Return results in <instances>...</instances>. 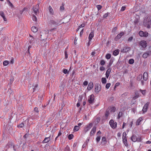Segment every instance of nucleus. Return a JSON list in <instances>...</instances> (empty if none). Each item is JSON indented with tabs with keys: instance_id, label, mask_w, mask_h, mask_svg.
Wrapping results in <instances>:
<instances>
[{
	"instance_id": "obj_24",
	"label": "nucleus",
	"mask_w": 151,
	"mask_h": 151,
	"mask_svg": "<svg viewBox=\"0 0 151 151\" xmlns=\"http://www.w3.org/2000/svg\"><path fill=\"white\" fill-rule=\"evenodd\" d=\"M0 15L3 18V19L4 21H6V19L5 17L4 13L3 12L1 11L0 12Z\"/></svg>"
},
{
	"instance_id": "obj_26",
	"label": "nucleus",
	"mask_w": 151,
	"mask_h": 151,
	"mask_svg": "<svg viewBox=\"0 0 151 151\" xmlns=\"http://www.w3.org/2000/svg\"><path fill=\"white\" fill-rule=\"evenodd\" d=\"M32 31L34 32H37L38 30V29L35 26H33L31 27Z\"/></svg>"
},
{
	"instance_id": "obj_39",
	"label": "nucleus",
	"mask_w": 151,
	"mask_h": 151,
	"mask_svg": "<svg viewBox=\"0 0 151 151\" xmlns=\"http://www.w3.org/2000/svg\"><path fill=\"white\" fill-rule=\"evenodd\" d=\"M140 92L142 93L143 95L145 96V95L146 92V90H143L140 89Z\"/></svg>"
},
{
	"instance_id": "obj_42",
	"label": "nucleus",
	"mask_w": 151,
	"mask_h": 151,
	"mask_svg": "<svg viewBox=\"0 0 151 151\" xmlns=\"http://www.w3.org/2000/svg\"><path fill=\"white\" fill-rule=\"evenodd\" d=\"M101 139V136H98L96 138V142H99Z\"/></svg>"
},
{
	"instance_id": "obj_44",
	"label": "nucleus",
	"mask_w": 151,
	"mask_h": 151,
	"mask_svg": "<svg viewBox=\"0 0 151 151\" xmlns=\"http://www.w3.org/2000/svg\"><path fill=\"white\" fill-rule=\"evenodd\" d=\"M105 62L104 60H102L100 62V64L101 65H105Z\"/></svg>"
},
{
	"instance_id": "obj_33",
	"label": "nucleus",
	"mask_w": 151,
	"mask_h": 151,
	"mask_svg": "<svg viewBox=\"0 0 151 151\" xmlns=\"http://www.w3.org/2000/svg\"><path fill=\"white\" fill-rule=\"evenodd\" d=\"M79 128L80 127L79 126H75L73 129L74 131L76 132L78 131L79 130Z\"/></svg>"
},
{
	"instance_id": "obj_37",
	"label": "nucleus",
	"mask_w": 151,
	"mask_h": 151,
	"mask_svg": "<svg viewBox=\"0 0 151 151\" xmlns=\"http://www.w3.org/2000/svg\"><path fill=\"white\" fill-rule=\"evenodd\" d=\"M122 112H120L118 114V116L117 118V119H119L120 117L122 116Z\"/></svg>"
},
{
	"instance_id": "obj_25",
	"label": "nucleus",
	"mask_w": 151,
	"mask_h": 151,
	"mask_svg": "<svg viewBox=\"0 0 151 151\" xmlns=\"http://www.w3.org/2000/svg\"><path fill=\"white\" fill-rule=\"evenodd\" d=\"M93 86V83H90L88 84L87 89L88 90L90 91L92 88Z\"/></svg>"
},
{
	"instance_id": "obj_58",
	"label": "nucleus",
	"mask_w": 151,
	"mask_h": 151,
	"mask_svg": "<svg viewBox=\"0 0 151 151\" xmlns=\"http://www.w3.org/2000/svg\"><path fill=\"white\" fill-rule=\"evenodd\" d=\"M83 29L81 30V31L80 33V35L81 37L82 36V35L83 33Z\"/></svg>"
},
{
	"instance_id": "obj_29",
	"label": "nucleus",
	"mask_w": 151,
	"mask_h": 151,
	"mask_svg": "<svg viewBox=\"0 0 151 151\" xmlns=\"http://www.w3.org/2000/svg\"><path fill=\"white\" fill-rule=\"evenodd\" d=\"M7 2L8 3V4L9 6L11 7H13L14 6L12 3H11L9 0H6Z\"/></svg>"
},
{
	"instance_id": "obj_23",
	"label": "nucleus",
	"mask_w": 151,
	"mask_h": 151,
	"mask_svg": "<svg viewBox=\"0 0 151 151\" xmlns=\"http://www.w3.org/2000/svg\"><path fill=\"white\" fill-rule=\"evenodd\" d=\"M50 140V137H45L44 139L42 141L43 143H45L48 142Z\"/></svg>"
},
{
	"instance_id": "obj_62",
	"label": "nucleus",
	"mask_w": 151,
	"mask_h": 151,
	"mask_svg": "<svg viewBox=\"0 0 151 151\" xmlns=\"http://www.w3.org/2000/svg\"><path fill=\"white\" fill-rule=\"evenodd\" d=\"M80 105V104L79 102H78L77 104V107H79Z\"/></svg>"
},
{
	"instance_id": "obj_34",
	"label": "nucleus",
	"mask_w": 151,
	"mask_h": 151,
	"mask_svg": "<svg viewBox=\"0 0 151 151\" xmlns=\"http://www.w3.org/2000/svg\"><path fill=\"white\" fill-rule=\"evenodd\" d=\"M116 109L115 107H112L110 108L109 110L111 112H114L116 111Z\"/></svg>"
},
{
	"instance_id": "obj_32",
	"label": "nucleus",
	"mask_w": 151,
	"mask_h": 151,
	"mask_svg": "<svg viewBox=\"0 0 151 151\" xmlns=\"http://www.w3.org/2000/svg\"><path fill=\"white\" fill-rule=\"evenodd\" d=\"M65 4L64 3H63L62 5L60 7V9L61 11H63L64 9V6Z\"/></svg>"
},
{
	"instance_id": "obj_28",
	"label": "nucleus",
	"mask_w": 151,
	"mask_h": 151,
	"mask_svg": "<svg viewBox=\"0 0 151 151\" xmlns=\"http://www.w3.org/2000/svg\"><path fill=\"white\" fill-rule=\"evenodd\" d=\"M119 53V50H114L113 52V55H114L116 56Z\"/></svg>"
},
{
	"instance_id": "obj_43",
	"label": "nucleus",
	"mask_w": 151,
	"mask_h": 151,
	"mask_svg": "<svg viewBox=\"0 0 151 151\" xmlns=\"http://www.w3.org/2000/svg\"><path fill=\"white\" fill-rule=\"evenodd\" d=\"M139 97V95L138 94H135V95L134 97L133 98V100H135L137 98H138Z\"/></svg>"
},
{
	"instance_id": "obj_16",
	"label": "nucleus",
	"mask_w": 151,
	"mask_h": 151,
	"mask_svg": "<svg viewBox=\"0 0 151 151\" xmlns=\"http://www.w3.org/2000/svg\"><path fill=\"white\" fill-rule=\"evenodd\" d=\"M107 142L106 138L104 137H102L101 139V143L103 145H105Z\"/></svg>"
},
{
	"instance_id": "obj_57",
	"label": "nucleus",
	"mask_w": 151,
	"mask_h": 151,
	"mask_svg": "<svg viewBox=\"0 0 151 151\" xmlns=\"http://www.w3.org/2000/svg\"><path fill=\"white\" fill-rule=\"evenodd\" d=\"M100 70L101 71L104 70H105V68L103 66L101 67L100 68Z\"/></svg>"
},
{
	"instance_id": "obj_45",
	"label": "nucleus",
	"mask_w": 151,
	"mask_h": 151,
	"mask_svg": "<svg viewBox=\"0 0 151 151\" xmlns=\"http://www.w3.org/2000/svg\"><path fill=\"white\" fill-rule=\"evenodd\" d=\"M110 114V113L109 111L108 110H107L105 114V115L106 117H107Z\"/></svg>"
},
{
	"instance_id": "obj_17",
	"label": "nucleus",
	"mask_w": 151,
	"mask_h": 151,
	"mask_svg": "<svg viewBox=\"0 0 151 151\" xmlns=\"http://www.w3.org/2000/svg\"><path fill=\"white\" fill-rule=\"evenodd\" d=\"M143 77L144 81H146L147 80L148 77V74L147 72H145L144 73Z\"/></svg>"
},
{
	"instance_id": "obj_22",
	"label": "nucleus",
	"mask_w": 151,
	"mask_h": 151,
	"mask_svg": "<svg viewBox=\"0 0 151 151\" xmlns=\"http://www.w3.org/2000/svg\"><path fill=\"white\" fill-rule=\"evenodd\" d=\"M48 10L50 14L51 15L54 14V11L50 6L48 8Z\"/></svg>"
},
{
	"instance_id": "obj_13",
	"label": "nucleus",
	"mask_w": 151,
	"mask_h": 151,
	"mask_svg": "<svg viewBox=\"0 0 151 151\" xmlns=\"http://www.w3.org/2000/svg\"><path fill=\"white\" fill-rule=\"evenodd\" d=\"M129 50V47H125L122 48L121 51L123 52H128Z\"/></svg>"
},
{
	"instance_id": "obj_30",
	"label": "nucleus",
	"mask_w": 151,
	"mask_h": 151,
	"mask_svg": "<svg viewBox=\"0 0 151 151\" xmlns=\"http://www.w3.org/2000/svg\"><path fill=\"white\" fill-rule=\"evenodd\" d=\"M101 81L102 83L103 84H105L106 82V80L105 78H102Z\"/></svg>"
},
{
	"instance_id": "obj_59",
	"label": "nucleus",
	"mask_w": 151,
	"mask_h": 151,
	"mask_svg": "<svg viewBox=\"0 0 151 151\" xmlns=\"http://www.w3.org/2000/svg\"><path fill=\"white\" fill-rule=\"evenodd\" d=\"M108 15H109L108 13H106L104 15V18H106V17H108Z\"/></svg>"
},
{
	"instance_id": "obj_56",
	"label": "nucleus",
	"mask_w": 151,
	"mask_h": 151,
	"mask_svg": "<svg viewBox=\"0 0 151 151\" xmlns=\"http://www.w3.org/2000/svg\"><path fill=\"white\" fill-rule=\"evenodd\" d=\"M34 111H35L37 113H38V109L36 107H35V108L34 109Z\"/></svg>"
},
{
	"instance_id": "obj_35",
	"label": "nucleus",
	"mask_w": 151,
	"mask_h": 151,
	"mask_svg": "<svg viewBox=\"0 0 151 151\" xmlns=\"http://www.w3.org/2000/svg\"><path fill=\"white\" fill-rule=\"evenodd\" d=\"M26 125V124H25V123L24 122V123H21V124H19V125L18 126V127H21V128H22V127H23L24 125Z\"/></svg>"
},
{
	"instance_id": "obj_31",
	"label": "nucleus",
	"mask_w": 151,
	"mask_h": 151,
	"mask_svg": "<svg viewBox=\"0 0 151 151\" xmlns=\"http://www.w3.org/2000/svg\"><path fill=\"white\" fill-rule=\"evenodd\" d=\"M9 63V62L7 60H5L3 62V65L4 66L7 65Z\"/></svg>"
},
{
	"instance_id": "obj_4",
	"label": "nucleus",
	"mask_w": 151,
	"mask_h": 151,
	"mask_svg": "<svg viewBox=\"0 0 151 151\" xmlns=\"http://www.w3.org/2000/svg\"><path fill=\"white\" fill-rule=\"evenodd\" d=\"M109 124L110 126L112 128H115L117 126V123L116 122H114L113 120H111L110 121Z\"/></svg>"
},
{
	"instance_id": "obj_18",
	"label": "nucleus",
	"mask_w": 151,
	"mask_h": 151,
	"mask_svg": "<svg viewBox=\"0 0 151 151\" xmlns=\"http://www.w3.org/2000/svg\"><path fill=\"white\" fill-rule=\"evenodd\" d=\"M96 127L94 126L90 132V135L92 136L94 134L96 131Z\"/></svg>"
},
{
	"instance_id": "obj_5",
	"label": "nucleus",
	"mask_w": 151,
	"mask_h": 151,
	"mask_svg": "<svg viewBox=\"0 0 151 151\" xmlns=\"http://www.w3.org/2000/svg\"><path fill=\"white\" fill-rule=\"evenodd\" d=\"M149 104L150 103L149 102H147L144 105L142 110L143 113H145V112H147Z\"/></svg>"
},
{
	"instance_id": "obj_49",
	"label": "nucleus",
	"mask_w": 151,
	"mask_h": 151,
	"mask_svg": "<svg viewBox=\"0 0 151 151\" xmlns=\"http://www.w3.org/2000/svg\"><path fill=\"white\" fill-rule=\"evenodd\" d=\"M63 72L66 74V73H67L68 72V70L67 69H64L63 70Z\"/></svg>"
},
{
	"instance_id": "obj_61",
	"label": "nucleus",
	"mask_w": 151,
	"mask_h": 151,
	"mask_svg": "<svg viewBox=\"0 0 151 151\" xmlns=\"http://www.w3.org/2000/svg\"><path fill=\"white\" fill-rule=\"evenodd\" d=\"M82 97V96H80L79 97V99H78V101H80L81 100Z\"/></svg>"
},
{
	"instance_id": "obj_19",
	"label": "nucleus",
	"mask_w": 151,
	"mask_h": 151,
	"mask_svg": "<svg viewBox=\"0 0 151 151\" xmlns=\"http://www.w3.org/2000/svg\"><path fill=\"white\" fill-rule=\"evenodd\" d=\"M122 141L124 145L127 147L128 146L127 137L122 138Z\"/></svg>"
},
{
	"instance_id": "obj_40",
	"label": "nucleus",
	"mask_w": 151,
	"mask_h": 151,
	"mask_svg": "<svg viewBox=\"0 0 151 151\" xmlns=\"http://www.w3.org/2000/svg\"><path fill=\"white\" fill-rule=\"evenodd\" d=\"M111 57V55L109 54H107L106 55V58L108 59H109Z\"/></svg>"
},
{
	"instance_id": "obj_63",
	"label": "nucleus",
	"mask_w": 151,
	"mask_h": 151,
	"mask_svg": "<svg viewBox=\"0 0 151 151\" xmlns=\"http://www.w3.org/2000/svg\"><path fill=\"white\" fill-rule=\"evenodd\" d=\"M101 133V131H99H99L97 132V135H99V134H100Z\"/></svg>"
},
{
	"instance_id": "obj_8",
	"label": "nucleus",
	"mask_w": 151,
	"mask_h": 151,
	"mask_svg": "<svg viewBox=\"0 0 151 151\" xmlns=\"http://www.w3.org/2000/svg\"><path fill=\"white\" fill-rule=\"evenodd\" d=\"M139 44L143 48H145L147 45V44L146 41L142 40L141 41Z\"/></svg>"
},
{
	"instance_id": "obj_9",
	"label": "nucleus",
	"mask_w": 151,
	"mask_h": 151,
	"mask_svg": "<svg viewBox=\"0 0 151 151\" xmlns=\"http://www.w3.org/2000/svg\"><path fill=\"white\" fill-rule=\"evenodd\" d=\"M94 96L93 95H91L89 97L88 101L89 103L91 104L93 103L94 101Z\"/></svg>"
},
{
	"instance_id": "obj_48",
	"label": "nucleus",
	"mask_w": 151,
	"mask_h": 151,
	"mask_svg": "<svg viewBox=\"0 0 151 151\" xmlns=\"http://www.w3.org/2000/svg\"><path fill=\"white\" fill-rule=\"evenodd\" d=\"M85 26V24H82L80 26H79L78 28V30L77 31H78L79 30V29L81 27H84Z\"/></svg>"
},
{
	"instance_id": "obj_15",
	"label": "nucleus",
	"mask_w": 151,
	"mask_h": 151,
	"mask_svg": "<svg viewBox=\"0 0 151 151\" xmlns=\"http://www.w3.org/2000/svg\"><path fill=\"white\" fill-rule=\"evenodd\" d=\"M151 53V52L150 51H148L145 52L143 55L142 57L145 58H146L150 55Z\"/></svg>"
},
{
	"instance_id": "obj_36",
	"label": "nucleus",
	"mask_w": 151,
	"mask_h": 151,
	"mask_svg": "<svg viewBox=\"0 0 151 151\" xmlns=\"http://www.w3.org/2000/svg\"><path fill=\"white\" fill-rule=\"evenodd\" d=\"M32 19L34 21H36L37 20V18L35 14H32Z\"/></svg>"
},
{
	"instance_id": "obj_64",
	"label": "nucleus",
	"mask_w": 151,
	"mask_h": 151,
	"mask_svg": "<svg viewBox=\"0 0 151 151\" xmlns=\"http://www.w3.org/2000/svg\"><path fill=\"white\" fill-rule=\"evenodd\" d=\"M121 134L120 132H119L117 134L118 136L119 137L121 136Z\"/></svg>"
},
{
	"instance_id": "obj_38",
	"label": "nucleus",
	"mask_w": 151,
	"mask_h": 151,
	"mask_svg": "<svg viewBox=\"0 0 151 151\" xmlns=\"http://www.w3.org/2000/svg\"><path fill=\"white\" fill-rule=\"evenodd\" d=\"M134 62V60L133 59H131L129 60V63L130 64H132Z\"/></svg>"
},
{
	"instance_id": "obj_2",
	"label": "nucleus",
	"mask_w": 151,
	"mask_h": 151,
	"mask_svg": "<svg viewBox=\"0 0 151 151\" xmlns=\"http://www.w3.org/2000/svg\"><path fill=\"white\" fill-rule=\"evenodd\" d=\"M139 35L141 37H147L148 35V33L147 32H144L142 31H140L139 32Z\"/></svg>"
},
{
	"instance_id": "obj_50",
	"label": "nucleus",
	"mask_w": 151,
	"mask_h": 151,
	"mask_svg": "<svg viewBox=\"0 0 151 151\" xmlns=\"http://www.w3.org/2000/svg\"><path fill=\"white\" fill-rule=\"evenodd\" d=\"M126 9L125 6H122L121 8V11H123L124 10H125V9Z\"/></svg>"
},
{
	"instance_id": "obj_41",
	"label": "nucleus",
	"mask_w": 151,
	"mask_h": 151,
	"mask_svg": "<svg viewBox=\"0 0 151 151\" xmlns=\"http://www.w3.org/2000/svg\"><path fill=\"white\" fill-rule=\"evenodd\" d=\"M73 135L72 134H69L68 136V138L69 139H73Z\"/></svg>"
},
{
	"instance_id": "obj_53",
	"label": "nucleus",
	"mask_w": 151,
	"mask_h": 151,
	"mask_svg": "<svg viewBox=\"0 0 151 151\" xmlns=\"http://www.w3.org/2000/svg\"><path fill=\"white\" fill-rule=\"evenodd\" d=\"M31 47V46H29L28 47V49L27 51V52H28L29 53V55H30V53H29V49H30Z\"/></svg>"
},
{
	"instance_id": "obj_46",
	"label": "nucleus",
	"mask_w": 151,
	"mask_h": 151,
	"mask_svg": "<svg viewBox=\"0 0 151 151\" xmlns=\"http://www.w3.org/2000/svg\"><path fill=\"white\" fill-rule=\"evenodd\" d=\"M111 86V83H107L106 85V88L107 89H108Z\"/></svg>"
},
{
	"instance_id": "obj_55",
	"label": "nucleus",
	"mask_w": 151,
	"mask_h": 151,
	"mask_svg": "<svg viewBox=\"0 0 151 151\" xmlns=\"http://www.w3.org/2000/svg\"><path fill=\"white\" fill-rule=\"evenodd\" d=\"M142 77V74L139 75L137 77V78L139 79V80L141 79Z\"/></svg>"
},
{
	"instance_id": "obj_10",
	"label": "nucleus",
	"mask_w": 151,
	"mask_h": 151,
	"mask_svg": "<svg viewBox=\"0 0 151 151\" xmlns=\"http://www.w3.org/2000/svg\"><path fill=\"white\" fill-rule=\"evenodd\" d=\"M93 124L92 123H89L84 129V131L86 133L91 128Z\"/></svg>"
},
{
	"instance_id": "obj_6",
	"label": "nucleus",
	"mask_w": 151,
	"mask_h": 151,
	"mask_svg": "<svg viewBox=\"0 0 151 151\" xmlns=\"http://www.w3.org/2000/svg\"><path fill=\"white\" fill-rule=\"evenodd\" d=\"M131 140L133 142H135L137 141L139 142L141 140L140 138H137V137L133 135L131 137Z\"/></svg>"
},
{
	"instance_id": "obj_54",
	"label": "nucleus",
	"mask_w": 151,
	"mask_h": 151,
	"mask_svg": "<svg viewBox=\"0 0 151 151\" xmlns=\"http://www.w3.org/2000/svg\"><path fill=\"white\" fill-rule=\"evenodd\" d=\"M65 58L67 59L68 58V55L67 52L66 51H65Z\"/></svg>"
},
{
	"instance_id": "obj_1",
	"label": "nucleus",
	"mask_w": 151,
	"mask_h": 151,
	"mask_svg": "<svg viewBox=\"0 0 151 151\" xmlns=\"http://www.w3.org/2000/svg\"><path fill=\"white\" fill-rule=\"evenodd\" d=\"M32 13L36 15H37L39 13V4H37L35 6H33Z\"/></svg>"
},
{
	"instance_id": "obj_21",
	"label": "nucleus",
	"mask_w": 151,
	"mask_h": 151,
	"mask_svg": "<svg viewBox=\"0 0 151 151\" xmlns=\"http://www.w3.org/2000/svg\"><path fill=\"white\" fill-rule=\"evenodd\" d=\"M94 36V33L93 32H91L88 36V40L90 41H91L92 38Z\"/></svg>"
},
{
	"instance_id": "obj_7",
	"label": "nucleus",
	"mask_w": 151,
	"mask_h": 151,
	"mask_svg": "<svg viewBox=\"0 0 151 151\" xmlns=\"http://www.w3.org/2000/svg\"><path fill=\"white\" fill-rule=\"evenodd\" d=\"M101 89V86L100 85L98 84H96L95 85V92L96 93H98L100 91Z\"/></svg>"
},
{
	"instance_id": "obj_11",
	"label": "nucleus",
	"mask_w": 151,
	"mask_h": 151,
	"mask_svg": "<svg viewBox=\"0 0 151 151\" xmlns=\"http://www.w3.org/2000/svg\"><path fill=\"white\" fill-rule=\"evenodd\" d=\"M60 22L58 20H52L50 21V23L52 25H57L60 23Z\"/></svg>"
},
{
	"instance_id": "obj_3",
	"label": "nucleus",
	"mask_w": 151,
	"mask_h": 151,
	"mask_svg": "<svg viewBox=\"0 0 151 151\" xmlns=\"http://www.w3.org/2000/svg\"><path fill=\"white\" fill-rule=\"evenodd\" d=\"M29 90H30V91H33V92L37 91L38 90L37 84L36 83L35 85H33L32 87L29 88Z\"/></svg>"
},
{
	"instance_id": "obj_14",
	"label": "nucleus",
	"mask_w": 151,
	"mask_h": 151,
	"mask_svg": "<svg viewBox=\"0 0 151 151\" xmlns=\"http://www.w3.org/2000/svg\"><path fill=\"white\" fill-rule=\"evenodd\" d=\"M150 21H149L148 22H147L148 24H147V27L148 28H150V24H151V19H150V17H147V20H144V22H146L147 20H150Z\"/></svg>"
},
{
	"instance_id": "obj_20",
	"label": "nucleus",
	"mask_w": 151,
	"mask_h": 151,
	"mask_svg": "<svg viewBox=\"0 0 151 151\" xmlns=\"http://www.w3.org/2000/svg\"><path fill=\"white\" fill-rule=\"evenodd\" d=\"M111 68H109L107 70V71L106 73V77L107 78H108L109 75L111 71Z\"/></svg>"
},
{
	"instance_id": "obj_60",
	"label": "nucleus",
	"mask_w": 151,
	"mask_h": 151,
	"mask_svg": "<svg viewBox=\"0 0 151 151\" xmlns=\"http://www.w3.org/2000/svg\"><path fill=\"white\" fill-rule=\"evenodd\" d=\"M133 39V37H131L129 38V39H128V41H132V40Z\"/></svg>"
},
{
	"instance_id": "obj_52",
	"label": "nucleus",
	"mask_w": 151,
	"mask_h": 151,
	"mask_svg": "<svg viewBox=\"0 0 151 151\" xmlns=\"http://www.w3.org/2000/svg\"><path fill=\"white\" fill-rule=\"evenodd\" d=\"M88 82L87 81H85L83 83V84L85 86H86L88 85Z\"/></svg>"
},
{
	"instance_id": "obj_47",
	"label": "nucleus",
	"mask_w": 151,
	"mask_h": 151,
	"mask_svg": "<svg viewBox=\"0 0 151 151\" xmlns=\"http://www.w3.org/2000/svg\"><path fill=\"white\" fill-rule=\"evenodd\" d=\"M96 7L98 9V10H100L102 8V6L101 5H99L96 6Z\"/></svg>"
},
{
	"instance_id": "obj_51",
	"label": "nucleus",
	"mask_w": 151,
	"mask_h": 151,
	"mask_svg": "<svg viewBox=\"0 0 151 151\" xmlns=\"http://www.w3.org/2000/svg\"><path fill=\"white\" fill-rule=\"evenodd\" d=\"M127 134L125 132H124L123 134L122 138L126 137Z\"/></svg>"
},
{
	"instance_id": "obj_27",
	"label": "nucleus",
	"mask_w": 151,
	"mask_h": 151,
	"mask_svg": "<svg viewBox=\"0 0 151 151\" xmlns=\"http://www.w3.org/2000/svg\"><path fill=\"white\" fill-rule=\"evenodd\" d=\"M142 119V117H139L137 120L136 122L137 125H139L140 124V122Z\"/></svg>"
},
{
	"instance_id": "obj_12",
	"label": "nucleus",
	"mask_w": 151,
	"mask_h": 151,
	"mask_svg": "<svg viewBox=\"0 0 151 151\" xmlns=\"http://www.w3.org/2000/svg\"><path fill=\"white\" fill-rule=\"evenodd\" d=\"M124 33L123 32H121L115 38V40L116 41L117 40L119 39L123 35H124Z\"/></svg>"
}]
</instances>
